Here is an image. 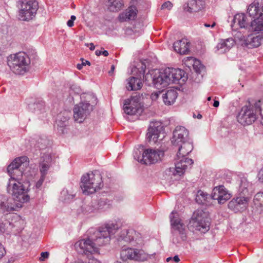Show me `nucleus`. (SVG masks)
Wrapping results in <instances>:
<instances>
[{
    "label": "nucleus",
    "mask_w": 263,
    "mask_h": 263,
    "mask_svg": "<svg viewBox=\"0 0 263 263\" xmlns=\"http://www.w3.org/2000/svg\"><path fill=\"white\" fill-rule=\"evenodd\" d=\"M246 16L244 14H237L235 15L233 21L234 23H237L240 28H247L248 23L246 21Z\"/></svg>",
    "instance_id": "37"
},
{
    "label": "nucleus",
    "mask_w": 263,
    "mask_h": 263,
    "mask_svg": "<svg viewBox=\"0 0 263 263\" xmlns=\"http://www.w3.org/2000/svg\"><path fill=\"white\" fill-rule=\"evenodd\" d=\"M178 150L176 154L177 158L186 157L193 150V146L192 144L189 142H185L180 145H178Z\"/></svg>",
    "instance_id": "29"
},
{
    "label": "nucleus",
    "mask_w": 263,
    "mask_h": 263,
    "mask_svg": "<svg viewBox=\"0 0 263 263\" xmlns=\"http://www.w3.org/2000/svg\"><path fill=\"white\" fill-rule=\"evenodd\" d=\"M25 157L15 158L13 162L8 165L7 172L11 177V179L17 182H21L22 180L23 172L22 169L25 166L23 161Z\"/></svg>",
    "instance_id": "10"
},
{
    "label": "nucleus",
    "mask_w": 263,
    "mask_h": 263,
    "mask_svg": "<svg viewBox=\"0 0 263 263\" xmlns=\"http://www.w3.org/2000/svg\"><path fill=\"white\" fill-rule=\"evenodd\" d=\"M49 255V253L48 252H43L41 254V257L40 258V260L41 261H44L46 259L48 258Z\"/></svg>",
    "instance_id": "48"
},
{
    "label": "nucleus",
    "mask_w": 263,
    "mask_h": 263,
    "mask_svg": "<svg viewBox=\"0 0 263 263\" xmlns=\"http://www.w3.org/2000/svg\"><path fill=\"white\" fill-rule=\"evenodd\" d=\"M15 226L13 223L6 219L0 223V231L2 233H9Z\"/></svg>",
    "instance_id": "38"
},
{
    "label": "nucleus",
    "mask_w": 263,
    "mask_h": 263,
    "mask_svg": "<svg viewBox=\"0 0 263 263\" xmlns=\"http://www.w3.org/2000/svg\"><path fill=\"white\" fill-rule=\"evenodd\" d=\"M7 190L10 194L15 197H18L19 196H22V197H29V196L26 194L27 190L20 181L14 183L12 186L9 184Z\"/></svg>",
    "instance_id": "19"
},
{
    "label": "nucleus",
    "mask_w": 263,
    "mask_h": 263,
    "mask_svg": "<svg viewBox=\"0 0 263 263\" xmlns=\"http://www.w3.org/2000/svg\"><path fill=\"white\" fill-rule=\"evenodd\" d=\"M261 102L260 101L253 103L249 102L248 104L242 107L237 116L238 121L242 125H250L257 118V114L260 113Z\"/></svg>",
    "instance_id": "4"
},
{
    "label": "nucleus",
    "mask_w": 263,
    "mask_h": 263,
    "mask_svg": "<svg viewBox=\"0 0 263 263\" xmlns=\"http://www.w3.org/2000/svg\"><path fill=\"white\" fill-rule=\"evenodd\" d=\"M95 53L97 56H100L102 54V50H97L95 51Z\"/></svg>",
    "instance_id": "59"
},
{
    "label": "nucleus",
    "mask_w": 263,
    "mask_h": 263,
    "mask_svg": "<svg viewBox=\"0 0 263 263\" xmlns=\"http://www.w3.org/2000/svg\"><path fill=\"white\" fill-rule=\"evenodd\" d=\"M156 77L154 87L158 89L166 87L170 83H175L179 80L184 82L187 77L184 70L167 67L160 71H156Z\"/></svg>",
    "instance_id": "2"
},
{
    "label": "nucleus",
    "mask_w": 263,
    "mask_h": 263,
    "mask_svg": "<svg viewBox=\"0 0 263 263\" xmlns=\"http://www.w3.org/2000/svg\"><path fill=\"white\" fill-rule=\"evenodd\" d=\"M262 40V35L253 36L250 35L244 39L242 45L249 48H256L260 45Z\"/></svg>",
    "instance_id": "24"
},
{
    "label": "nucleus",
    "mask_w": 263,
    "mask_h": 263,
    "mask_svg": "<svg viewBox=\"0 0 263 263\" xmlns=\"http://www.w3.org/2000/svg\"><path fill=\"white\" fill-rule=\"evenodd\" d=\"M29 108L31 112L40 114L45 111V102L41 99H37L29 105Z\"/></svg>",
    "instance_id": "30"
},
{
    "label": "nucleus",
    "mask_w": 263,
    "mask_h": 263,
    "mask_svg": "<svg viewBox=\"0 0 263 263\" xmlns=\"http://www.w3.org/2000/svg\"><path fill=\"white\" fill-rule=\"evenodd\" d=\"M83 64H82V63L81 64H78L77 65V68L79 69V70H81L82 68H83Z\"/></svg>",
    "instance_id": "60"
},
{
    "label": "nucleus",
    "mask_w": 263,
    "mask_h": 263,
    "mask_svg": "<svg viewBox=\"0 0 263 263\" xmlns=\"http://www.w3.org/2000/svg\"><path fill=\"white\" fill-rule=\"evenodd\" d=\"M121 227L120 223L108 222L104 227L98 230L90 231L93 232L87 239H81L75 243V247L79 253L86 255L87 257L99 252L98 247L108 243L110 239V235L114 234Z\"/></svg>",
    "instance_id": "1"
},
{
    "label": "nucleus",
    "mask_w": 263,
    "mask_h": 263,
    "mask_svg": "<svg viewBox=\"0 0 263 263\" xmlns=\"http://www.w3.org/2000/svg\"><path fill=\"white\" fill-rule=\"evenodd\" d=\"M67 25L68 27H71L73 26V21L72 20H68L67 22Z\"/></svg>",
    "instance_id": "54"
},
{
    "label": "nucleus",
    "mask_w": 263,
    "mask_h": 263,
    "mask_svg": "<svg viewBox=\"0 0 263 263\" xmlns=\"http://www.w3.org/2000/svg\"><path fill=\"white\" fill-rule=\"evenodd\" d=\"M173 7V4L170 1H167L163 3L161 6V9H167L170 10Z\"/></svg>",
    "instance_id": "45"
},
{
    "label": "nucleus",
    "mask_w": 263,
    "mask_h": 263,
    "mask_svg": "<svg viewBox=\"0 0 263 263\" xmlns=\"http://www.w3.org/2000/svg\"><path fill=\"white\" fill-rule=\"evenodd\" d=\"M177 91L174 89L163 91L162 97L164 104L167 105L174 104L177 97Z\"/></svg>",
    "instance_id": "27"
},
{
    "label": "nucleus",
    "mask_w": 263,
    "mask_h": 263,
    "mask_svg": "<svg viewBox=\"0 0 263 263\" xmlns=\"http://www.w3.org/2000/svg\"><path fill=\"white\" fill-rule=\"evenodd\" d=\"M5 253V250L1 243H0V259L4 256Z\"/></svg>",
    "instance_id": "50"
},
{
    "label": "nucleus",
    "mask_w": 263,
    "mask_h": 263,
    "mask_svg": "<svg viewBox=\"0 0 263 263\" xmlns=\"http://www.w3.org/2000/svg\"><path fill=\"white\" fill-rule=\"evenodd\" d=\"M115 67L114 65H112L111 66V68H110V70L108 71V74L110 75V76H112V74H113V72L115 70Z\"/></svg>",
    "instance_id": "52"
},
{
    "label": "nucleus",
    "mask_w": 263,
    "mask_h": 263,
    "mask_svg": "<svg viewBox=\"0 0 263 263\" xmlns=\"http://www.w3.org/2000/svg\"><path fill=\"white\" fill-rule=\"evenodd\" d=\"M90 47L89 48L90 50H93L95 49V48L94 44L93 43H90Z\"/></svg>",
    "instance_id": "61"
},
{
    "label": "nucleus",
    "mask_w": 263,
    "mask_h": 263,
    "mask_svg": "<svg viewBox=\"0 0 263 263\" xmlns=\"http://www.w3.org/2000/svg\"><path fill=\"white\" fill-rule=\"evenodd\" d=\"M145 68H146L145 64H144L142 63V66L140 68L141 70H140V74H141L142 76L144 74Z\"/></svg>",
    "instance_id": "51"
},
{
    "label": "nucleus",
    "mask_w": 263,
    "mask_h": 263,
    "mask_svg": "<svg viewBox=\"0 0 263 263\" xmlns=\"http://www.w3.org/2000/svg\"><path fill=\"white\" fill-rule=\"evenodd\" d=\"M219 101L217 100H214L213 105V106H214L215 107H217L219 106Z\"/></svg>",
    "instance_id": "57"
},
{
    "label": "nucleus",
    "mask_w": 263,
    "mask_h": 263,
    "mask_svg": "<svg viewBox=\"0 0 263 263\" xmlns=\"http://www.w3.org/2000/svg\"><path fill=\"white\" fill-rule=\"evenodd\" d=\"M173 260L175 262H178L180 261V259L178 255H175L174 257H173Z\"/></svg>",
    "instance_id": "55"
},
{
    "label": "nucleus",
    "mask_w": 263,
    "mask_h": 263,
    "mask_svg": "<svg viewBox=\"0 0 263 263\" xmlns=\"http://www.w3.org/2000/svg\"><path fill=\"white\" fill-rule=\"evenodd\" d=\"M58 126L60 127H64L66 126L67 123V119L66 118H64L63 120H59V119L56 121Z\"/></svg>",
    "instance_id": "44"
},
{
    "label": "nucleus",
    "mask_w": 263,
    "mask_h": 263,
    "mask_svg": "<svg viewBox=\"0 0 263 263\" xmlns=\"http://www.w3.org/2000/svg\"><path fill=\"white\" fill-rule=\"evenodd\" d=\"M109 201H107V198H95L92 201V208L93 209H107L109 207Z\"/></svg>",
    "instance_id": "33"
},
{
    "label": "nucleus",
    "mask_w": 263,
    "mask_h": 263,
    "mask_svg": "<svg viewBox=\"0 0 263 263\" xmlns=\"http://www.w3.org/2000/svg\"><path fill=\"white\" fill-rule=\"evenodd\" d=\"M81 60H82V63L83 66H86V65H90V63L88 61H87V60L84 61L83 59H81Z\"/></svg>",
    "instance_id": "53"
},
{
    "label": "nucleus",
    "mask_w": 263,
    "mask_h": 263,
    "mask_svg": "<svg viewBox=\"0 0 263 263\" xmlns=\"http://www.w3.org/2000/svg\"><path fill=\"white\" fill-rule=\"evenodd\" d=\"M158 69H152L149 70L145 75H142L144 81L146 85L148 86H155V78L157 74L156 71Z\"/></svg>",
    "instance_id": "34"
},
{
    "label": "nucleus",
    "mask_w": 263,
    "mask_h": 263,
    "mask_svg": "<svg viewBox=\"0 0 263 263\" xmlns=\"http://www.w3.org/2000/svg\"><path fill=\"white\" fill-rule=\"evenodd\" d=\"M103 185L102 176L98 172L88 173L81 177L80 186L85 196L98 192Z\"/></svg>",
    "instance_id": "3"
},
{
    "label": "nucleus",
    "mask_w": 263,
    "mask_h": 263,
    "mask_svg": "<svg viewBox=\"0 0 263 263\" xmlns=\"http://www.w3.org/2000/svg\"><path fill=\"white\" fill-rule=\"evenodd\" d=\"M248 13L250 16L252 17L254 19L258 17H263V7L260 8L258 4L250 5L248 8Z\"/></svg>",
    "instance_id": "32"
},
{
    "label": "nucleus",
    "mask_w": 263,
    "mask_h": 263,
    "mask_svg": "<svg viewBox=\"0 0 263 263\" xmlns=\"http://www.w3.org/2000/svg\"><path fill=\"white\" fill-rule=\"evenodd\" d=\"M191 61L192 63H193V66L194 67V68L196 71V72L198 73H200L201 69L204 68L203 65L201 64L200 61L194 58L193 57H187L185 61Z\"/></svg>",
    "instance_id": "40"
},
{
    "label": "nucleus",
    "mask_w": 263,
    "mask_h": 263,
    "mask_svg": "<svg viewBox=\"0 0 263 263\" xmlns=\"http://www.w3.org/2000/svg\"><path fill=\"white\" fill-rule=\"evenodd\" d=\"M137 13L138 10L136 7L130 6L119 14V20L121 22L135 20L137 17Z\"/></svg>",
    "instance_id": "20"
},
{
    "label": "nucleus",
    "mask_w": 263,
    "mask_h": 263,
    "mask_svg": "<svg viewBox=\"0 0 263 263\" xmlns=\"http://www.w3.org/2000/svg\"><path fill=\"white\" fill-rule=\"evenodd\" d=\"M45 177V176L41 175L40 179L37 181L35 184V186L37 189H39L41 186L44 181Z\"/></svg>",
    "instance_id": "47"
},
{
    "label": "nucleus",
    "mask_w": 263,
    "mask_h": 263,
    "mask_svg": "<svg viewBox=\"0 0 263 263\" xmlns=\"http://www.w3.org/2000/svg\"><path fill=\"white\" fill-rule=\"evenodd\" d=\"M140 99V96L137 95L125 100L123 105L124 112L129 115H136L139 112L140 114L142 111Z\"/></svg>",
    "instance_id": "13"
},
{
    "label": "nucleus",
    "mask_w": 263,
    "mask_h": 263,
    "mask_svg": "<svg viewBox=\"0 0 263 263\" xmlns=\"http://www.w3.org/2000/svg\"><path fill=\"white\" fill-rule=\"evenodd\" d=\"M203 2L201 0H189L183 6V9L190 13L198 12L203 8Z\"/></svg>",
    "instance_id": "25"
},
{
    "label": "nucleus",
    "mask_w": 263,
    "mask_h": 263,
    "mask_svg": "<svg viewBox=\"0 0 263 263\" xmlns=\"http://www.w3.org/2000/svg\"><path fill=\"white\" fill-rule=\"evenodd\" d=\"M100 192H99V195L101 196V195H100ZM107 192L104 191H102L101 192V196H107Z\"/></svg>",
    "instance_id": "62"
},
{
    "label": "nucleus",
    "mask_w": 263,
    "mask_h": 263,
    "mask_svg": "<svg viewBox=\"0 0 263 263\" xmlns=\"http://www.w3.org/2000/svg\"><path fill=\"white\" fill-rule=\"evenodd\" d=\"M226 196L232 197L233 195L223 185L214 187L211 194V197H223Z\"/></svg>",
    "instance_id": "31"
},
{
    "label": "nucleus",
    "mask_w": 263,
    "mask_h": 263,
    "mask_svg": "<svg viewBox=\"0 0 263 263\" xmlns=\"http://www.w3.org/2000/svg\"><path fill=\"white\" fill-rule=\"evenodd\" d=\"M208 198H195L196 202L199 204L208 206L210 204L208 201ZM209 199L217 200L218 203L220 204L224 203L227 200V198H209Z\"/></svg>",
    "instance_id": "39"
},
{
    "label": "nucleus",
    "mask_w": 263,
    "mask_h": 263,
    "mask_svg": "<svg viewBox=\"0 0 263 263\" xmlns=\"http://www.w3.org/2000/svg\"><path fill=\"white\" fill-rule=\"evenodd\" d=\"M120 257L122 261L115 263H128L127 262V259L143 261L147 259V255L142 250L127 248L121 250Z\"/></svg>",
    "instance_id": "9"
},
{
    "label": "nucleus",
    "mask_w": 263,
    "mask_h": 263,
    "mask_svg": "<svg viewBox=\"0 0 263 263\" xmlns=\"http://www.w3.org/2000/svg\"><path fill=\"white\" fill-rule=\"evenodd\" d=\"M133 155L135 160L142 164H144V160H143V152L142 153L139 149H137L134 151Z\"/></svg>",
    "instance_id": "43"
},
{
    "label": "nucleus",
    "mask_w": 263,
    "mask_h": 263,
    "mask_svg": "<svg viewBox=\"0 0 263 263\" xmlns=\"http://www.w3.org/2000/svg\"><path fill=\"white\" fill-rule=\"evenodd\" d=\"M251 184L246 178H242L239 182V188L237 197H249L252 196Z\"/></svg>",
    "instance_id": "18"
},
{
    "label": "nucleus",
    "mask_w": 263,
    "mask_h": 263,
    "mask_svg": "<svg viewBox=\"0 0 263 263\" xmlns=\"http://www.w3.org/2000/svg\"><path fill=\"white\" fill-rule=\"evenodd\" d=\"M137 236L136 232L133 229H125L122 230L118 238V241L121 245L125 246L122 241L129 242L133 241Z\"/></svg>",
    "instance_id": "22"
},
{
    "label": "nucleus",
    "mask_w": 263,
    "mask_h": 263,
    "mask_svg": "<svg viewBox=\"0 0 263 263\" xmlns=\"http://www.w3.org/2000/svg\"><path fill=\"white\" fill-rule=\"evenodd\" d=\"M49 144V141L46 137H40L36 141L35 146L40 149L45 148Z\"/></svg>",
    "instance_id": "42"
},
{
    "label": "nucleus",
    "mask_w": 263,
    "mask_h": 263,
    "mask_svg": "<svg viewBox=\"0 0 263 263\" xmlns=\"http://www.w3.org/2000/svg\"><path fill=\"white\" fill-rule=\"evenodd\" d=\"M92 106L87 101L81 102L73 108V118L79 123L83 122L92 110Z\"/></svg>",
    "instance_id": "11"
},
{
    "label": "nucleus",
    "mask_w": 263,
    "mask_h": 263,
    "mask_svg": "<svg viewBox=\"0 0 263 263\" xmlns=\"http://www.w3.org/2000/svg\"><path fill=\"white\" fill-rule=\"evenodd\" d=\"M250 29L253 31H263V17H258L251 22Z\"/></svg>",
    "instance_id": "36"
},
{
    "label": "nucleus",
    "mask_w": 263,
    "mask_h": 263,
    "mask_svg": "<svg viewBox=\"0 0 263 263\" xmlns=\"http://www.w3.org/2000/svg\"><path fill=\"white\" fill-rule=\"evenodd\" d=\"M163 129V126L159 122H151L146 134V139L148 142L156 143Z\"/></svg>",
    "instance_id": "17"
},
{
    "label": "nucleus",
    "mask_w": 263,
    "mask_h": 263,
    "mask_svg": "<svg viewBox=\"0 0 263 263\" xmlns=\"http://www.w3.org/2000/svg\"><path fill=\"white\" fill-rule=\"evenodd\" d=\"M175 167L170 168V172L173 173L174 175L181 176L185 171L191 167L193 164V160L187 157L176 158Z\"/></svg>",
    "instance_id": "15"
},
{
    "label": "nucleus",
    "mask_w": 263,
    "mask_h": 263,
    "mask_svg": "<svg viewBox=\"0 0 263 263\" xmlns=\"http://www.w3.org/2000/svg\"><path fill=\"white\" fill-rule=\"evenodd\" d=\"M190 223L195 230L205 233L210 229V218L206 209H198L192 215Z\"/></svg>",
    "instance_id": "6"
},
{
    "label": "nucleus",
    "mask_w": 263,
    "mask_h": 263,
    "mask_svg": "<svg viewBox=\"0 0 263 263\" xmlns=\"http://www.w3.org/2000/svg\"><path fill=\"white\" fill-rule=\"evenodd\" d=\"M123 6V0H108V8L110 11L118 12Z\"/></svg>",
    "instance_id": "35"
},
{
    "label": "nucleus",
    "mask_w": 263,
    "mask_h": 263,
    "mask_svg": "<svg viewBox=\"0 0 263 263\" xmlns=\"http://www.w3.org/2000/svg\"><path fill=\"white\" fill-rule=\"evenodd\" d=\"M29 198H7L6 201L0 199V212L3 213L17 211L22 207V203L27 202Z\"/></svg>",
    "instance_id": "12"
},
{
    "label": "nucleus",
    "mask_w": 263,
    "mask_h": 263,
    "mask_svg": "<svg viewBox=\"0 0 263 263\" xmlns=\"http://www.w3.org/2000/svg\"><path fill=\"white\" fill-rule=\"evenodd\" d=\"M190 43L185 39L177 41L174 43V50L181 54H186L189 52Z\"/></svg>",
    "instance_id": "26"
},
{
    "label": "nucleus",
    "mask_w": 263,
    "mask_h": 263,
    "mask_svg": "<svg viewBox=\"0 0 263 263\" xmlns=\"http://www.w3.org/2000/svg\"><path fill=\"white\" fill-rule=\"evenodd\" d=\"M172 226V241L178 244L186 239V233L184 224L180 222L178 213L173 211L170 215Z\"/></svg>",
    "instance_id": "7"
},
{
    "label": "nucleus",
    "mask_w": 263,
    "mask_h": 263,
    "mask_svg": "<svg viewBox=\"0 0 263 263\" xmlns=\"http://www.w3.org/2000/svg\"><path fill=\"white\" fill-rule=\"evenodd\" d=\"M235 42L232 37L221 39L216 46V50L219 53H224L235 45Z\"/></svg>",
    "instance_id": "21"
},
{
    "label": "nucleus",
    "mask_w": 263,
    "mask_h": 263,
    "mask_svg": "<svg viewBox=\"0 0 263 263\" xmlns=\"http://www.w3.org/2000/svg\"><path fill=\"white\" fill-rule=\"evenodd\" d=\"M248 198H233L228 203V208L234 212L243 210L246 206Z\"/></svg>",
    "instance_id": "23"
},
{
    "label": "nucleus",
    "mask_w": 263,
    "mask_h": 263,
    "mask_svg": "<svg viewBox=\"0 0 263 263\" xmlns=\"http://www.w3.org/2000/svg\"><path fill=\"white\" fill-rule=\"evenodd\" d=\"M208 196V194L206 193H204L201 190H198L196 194V197H205Z\"/></svg>",
    "instance_id": "49"
},
{
    "label": "nucleus",
    "mask_w": 263,
    "mask_h": 263,
    "mask_svg": "<svg viewBox=\"0 0 263 263\" xmlns=\"http://www.w3.org/2000/svg\"><path fill=\"white\" fill-rule=\"evenodd\" d=\"M127 84L126 86L128 90H137L142 87V82L140 78L131 77L127 80Z\"/></svg>",
    "instance_id": "28"
},
{
    "label": "nucleus",
    "mask_w": 263,
    "mask_h": 263,
    "mask_svg": "<svg viewBox=\"0 0 263 263\" xmlns=\"http://www.w3.org/2000/svg\"><path fill=\"white\" fill-rule=\"evenodd\" d=\"M76 19V17L74 15H71L70 20H72L74 22Z\"/></svg>",
    "instance_id": "63"
},
{
    "label": "nucleus",
    "mask_w": 263,
    "mask_h": 263,
    "mask_svg": "<svg viewBox=\"0 0 263 263\" xmlns=\"http://www.w3.org/2000/svg\"><path fill=\"white\" fill-rule=\"evenodd\" d=\"M164 154V151L158 148L145 149L143 152V160H144V164H154L161 161Z\"/></svg>",
    "instance_id": "14"
},
{
    "label": "nucleus",
    "mask_w": 263,
    "mask_h": 263,
    "mask_svg": "<svg viewBox=\"0 0 263 263\" xmlns=\"http://www.w3.org/2000/svg\"><path fill=\"white\" fill-rule=\"evenodd\" d=\"M189 131L184 127L177 126L173 132L172 143L176 146L185 142H189Z\"/></svg>",
    "instance_id": "16"
},
{
    "label": "nucleus",
    "mask_w": 263,
    "mask_h": 263,
    "mask_svg": "<svg viewBox=\"0 0 263 263\" xmlns=\"http://www.w3.org/2000/svg\"><path fill=\"white\" fill-rule=\"evenodd\" d=\"M166 261H167V262H169V261H171V260H173V257H168V258H166Z\"/></svg>",
    "instance_id": "64"
},
{
    "label": "nucleus",
    "mask_w": 263,
    "mask_h": 263,
    "mask_svg": "<svg viewBox=\"0 0 263 263\" xmlns=\"http://www.w3.org/2000/svg\"><path fill=\"white\" fill-rule=\"evenodd\" d=\"M30 60L28 55L20 52L16 53L8 61V65L13 72L16 74H23L29 69Z\"/></svg>",
    "instance_id": "5"
},
{
    "label": "nucleus",
    "mask_w": 263,
    "mask_h": 263,
    "mask_svg": "<svg viewBox=\"0 0 263 263\" xmlns=\"http://www.w3.org/2000/svg\"><path fill=\"white\" fill-rule=\"evenodd\" d=\"M101 54L103 55L105 57H107L108 55V52L107 50H102Z\"/></svg>",
    "instance_id": "58"
},
{
    "label": "nucleus",
    "mask_w": 263,
    "mask_h": 263,
    "mask_svg": "<svg viewBox=\"0 0 263 263\" xmlns=\"http://www.w3.org/2000/svg\"><path fill=\"white\" fill-rule=\"evenodd\" d=\"M38 8V2L36 1L22 2L18 11V19L27 22L32 20L35 16Z\"/></svg>",
    "instance_id": "8"
},
{
    "label": "nucleus",
    "mask_w": 263,
    "mask_h": 263,
    "mask_svg": "<svg viewBox=\"0 0 263 263\" xmlns=\"http://www.w3.org/2000/svg\"><path fill=\"white\" fill-rule=\"evenodd\" d=\"M263 196V191L258 192L255 196V197H261Z\"/></svg>",
    "instance_id": "56"
},
{
    "label": "nucleus",
    "mask_w": 263,
    "mask_h": 263,
    "mask_svg": "<svg viewBox=\"0 0 263 263\" xmlns=\"http://www.w3.org/2000/svg\"><path fill=\"white\" fill-rule=\"evenodd\" d=\"M48 161H44L40 164V172L41 175L46 176L47 174V172L50 167V164L49 163V161L50 160V158L48 156L47 157Z\"/></svg>",
    "instance_id": "41"
},
{
    "label": "nucleus",
    "mask_w": 263,
    "mask_h": 263,
    "mask_svg": "<svg viewBox=\"0 0 263 263\" xmlns=\"http://www.w3.org/2000/svg\"><path fill=\"white\" fill-rule=\"evenodd\" d=\"M163 91H158L152 93L151 96V98L152 100H156L158 99V98L159 97V96L160 94L163 93Z\"/></svg>",
    "instance_id": "46"
}]
</instances>
